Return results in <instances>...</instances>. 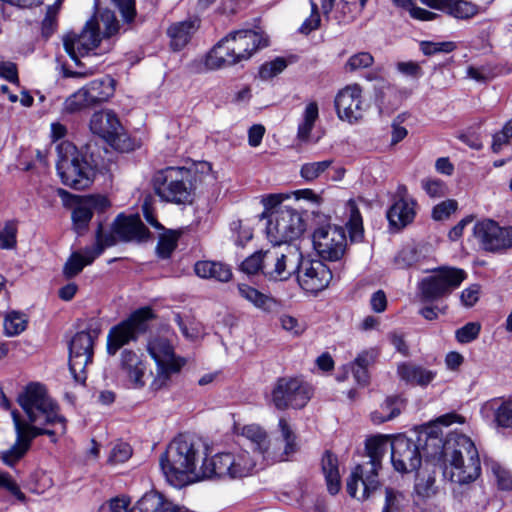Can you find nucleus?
Segmentation results:
<instances>
[{
	"label": "nucleus",
	"instance_id": "1",
	"mask_svg": "<svg viewBox=\"0 0 512 512\" xmlns=\"http://www.w3.org/2000/svg\"><path fill=\"white\" fill-rule=\"evenodd\" d=\"M17 401L23 411V415L12 412L17 439L13 446L1 452V459L8 466L25 455L33 439L47 435L55 443L58 436L67 431V419L43 384L29 383L19 393Z\"/></svg>",
	"mask_w": 512,
	"mask_h": 512
},
{
	"label": "nucleus",
	"instance_id": "2",
	"mask_svg": "<svg viewBox=\"0 0 512 512\" xmlns=\"http://www.w3.org/2000/svg\"><path fill=\"white\" fill-rule=\"evenodd\" d=\"M199 449L194 439L185 434L177 436L160 458V466L167 481L174 487L183 486L208 479L204 461L199 469L196 462Z\"/></svg>",
	"mask_w": 512,
	"mask_h": 512
},
{
	"label": "nucleus",
	"instance_id": "3",
	"mask_svg": "<svg viewBox=\"0 0 512 512\" xmlns=\"http://www.w3.org/2000/svg\"><path fill=\"white\" fill-rule=\"evenodd\" d=\"M444 475L452 482L468 484L481 472L474 442L466 435L451 433L443 443Z\"/></svg>",
	"mask_w": 512,
	"mask_h": 512
},
{
	"label": "nucleus",
	"instance_id": "4",
	"mask_svg": "<svg viewBox=\"0 0 512 512\" xmlns=\"http://www.w3.org/2000/svg\"><path fill=\"white\" fill-rule=\"evenodd\" d=\"M268 45L266 37L253 30H240L222 39L208 53L205 66L219 69L248 60L258 49Z\"/></svg>",
	"mask_w": 512,
	"mask_h": 512
},
{
	"label": "nucleus",
	"instance_id": "5",
	"mask_svg": "<svg viewBox=\"0 0 512 512\" xmlns=\"http://www.w3.org/2000/svg\"><path fill=\"white\" fill-rule=\"evenodd\" d=\"M391 442L392 440L384 435L367 440L366 450L369 461L357 465L347 479V492L351 497L365 500L378 489L380 485L378 470L381 467L382 458L390 449Z\"/></svg>",
	"mask_w": 512,
	"mask_h": 512
},
{
	"label": "nucleus",
	"instance_id": "6",
	"mask_svg": "<svg viewBox=\"0 0 512 512\" xmlns=\"http://www.w3.org/2000/svg\"><path fill=\"white\" fill-rule=\"evenodd\" d=\"M194 174L184 167H167L158 171L153 179L156 194L174 204H190L194 195Z\"/></svg>",
	"mask_w": 512,
	"mask_h": 512
},
{
	"label": "nucleus",
	"instance_id": "7",
	"mask_svg": "<svg viewBox=\"0 0 512 512\" xmlns=\"http://www.w3.org/2000/svg\"><path fill=\"white\" fill-rule=\"evenodd\" d=\"M57 153L56 168L62 183L76 190L89 187L93 181L94 170L76 146L71 142H62L57 146Z\"/></svg>",
	"mask_w": 512,
	"mask_h": 512
},
{
	"label": "nucleus",
	"instance_id": "8",
	"mask_svg": "<svg viewBox=\"0 0 512 512\" xmlns=\"http://www.w3.org/2000/svg\"><path fill=\"white\" fill-rule=\"evenodd\" d=\"M267 219L266 235L273 244L282 245L298 239L306 229L302 214L289 206H279L269 213H262Z\"/></svg>",
	"mask_w": 512,
	"mask_h": 512
},
{
	"label": "nucleus",
	"instance_id": "9",
	"mask_svg": "<svg viewBox=\"0 0 512 512\" xmlns=\"http://www.w3.org/2000/svg\"><path fill=\"white\" fill-rule=\"evenodd\" d=\"M464 269L441 266L423 278L419 284V296L422 302H433L448 297L467 279Z\"/></svg>",
	"mask_w": 512,
	"mask_h": 512
},
{
	"label": "nucleus",
	"instance_id": "10",
	"mask_svg": "<svg viewBox=\"0 0 512 512\" xmlns=\"http://www.w3.org/2000/svg\"><path fill=\"white\" fill-rule=\"evenodd\" d=\"M258 458L246 450L236 453H219L204 459V467L208 478L229 477L242 478L250 475L257 464Z\"/></svg>",
	"mask_w": 512,
	"mask_h": 512
},
{
	"label": "nucleus",
	"instance_id": "11",
	"mask_svg": "<svg viewBox=\"0 0 512 512\" xmlns=\"http://www.w3.org/2000/svg\"><path fill=\"white\" fill-rule=\"evenodd\" d=\"M302 252L292 244H274L266 250L265 277L271 281H286L301 267Z\"/></svg>",
	"mask_w": 512,
	"mask_h": 512
},
{
	"label": "nucleus",
	"instance_id": "12",
	"mask_svg": "<svg viewBox=\"0 0 512 512\" xmlns=\"http://www.w3.org/2000/svg\"><path fill=\"white\" fill-rule=\"evenodd\" d=\"M154 317L149 307H143L133 312L129 318L112 327L107 336V351L110 355L131 341H136L139 335L148 329V321Z\"/></svg>",
	"mask_w": 512,
	"mask_h": 512
},
{
	"label": "nucleus",
	"instance_id": "13",
	"mask_svg": "<svg viewBox=\"0 0 512 512\" xmlns=\"http://www.w3.org/2000/svg\"><path fill=\"white\" fill-rule=\"evenodd\" d=\"M473 235L486 252L505 254L512 250V226H500L492 219H483L474 224Z\"/></svg>",
	"mask_w": 512,
	"mask_h": 512
},
{
	"label": "nucleus",
	"instance_id": "14",
	"mask_svg": "<svg viewBox=\"0 0 512 512\" xmlns=\"http://www.w3.org/2000/svg\"><path fill=\"white\" fill-rule=\"evenodd\" d=\"M311 389L297 378H280L271 392V402L278 410L303 408L310 400Z\"/></svg>",
	"mask_w": 512,
	"mask_h": 512
},
{
	"label": "nucleus",
	"instance_id": "15",
	"mask_svg": "<svg viewBox=\"0 0 512 512\" xmlns=\"http://www.w3.org/2000/svg\"><path fill=\"white\" fill-rule=\"evenodd\" d=\"M97 330L78 332L69 344V369L78 383L86 380L85 368L92 362L94 341L98 337Z\"/></svg>",
	"mask_w": 512,
	"mask_h": 512
},
{
	"label": "nucleus",
	"instance_id": "16",
	"mask_svg": "<svg viewBox=\"0 0 512 512\" xmlns=\"http://www.w3.org/2000/svg\"><path fill=\"white\" fill-rule=\"evenodd\" d=\"M346 235L342 227L327 224L318 227L313 233V246L325 260L338 261L346 250Z\"/></svg>",
	"mask_w": 512,
	"mask_h": 512
},
{
	"label": "nucleus",
	"instance_id": "17",
	"mask_svg": "<svg viewBox=\"0 0 512 512\" xmlns=\"http://www.w3.org/2000/svg\"><path fill=\"white\" fill-rule=\"evenodd\" d=\"M334 102L339 119L351 124L361 120L366 111L362 88L358 84L347 85L341 89Z\"/></svg>",
	"mask_w": 512,
	"mask_h": 512
},
{
	"label": "nucleus",
	"instance_id": "18",
	"mask_svg": "<svg viewBox=\"0 0 512 512\" xmlns=\"http://www.w3.org/2000/svg\"><path fill=\"white\" fill-rule=\"evenodd\" d=\"M331 279L332 272L322 261L305 259L302 256L297 281L303 290L313 294L318 293L328 287Z\"/></svg>",
	"mask_w": 512,
	"mask_h": 512
},
{
	"label": "nucleus",
	"instance_id": "19",
	"mask_svg": "<svg viewBox=\"0 0 512 512\" xmlns=\"http://www.w3.org/2000/svg\"><path fill=\"white\" fill-rule=\"evenodd\" d=\"M391 463L399 473H410L421 465L419 446L411 439L399 435L393 438L391 445Z\"/></svg>",
	"mask_w": 512,
	"mask_h": 512
},
{
	"label": "nucleus",
	"instance_id": "20",
	"mask_svg": "<svg viewBox=\"0 0 512 512\" xmlns=\"http://www.w3.org/2000/svg\"><path fill=\"white\" fill-rule=\"evenodd\" d=\"M102 37L94 27L86 23L79 35H67L64 38V47L69 56L79 64L78 57L88 54L98 47Z\"/></svg>",
	"mask_w": 512,
	"mask_h": 512
},
{
	"label": "nucleus",
	"instance_id": "21",
	"mask_svg": "<svg viewBox=\"0 0 512 512\" xmlns=\"http://www.w3.org/2000/svg\"><path fill=\"white\" fill-rule=\"evenodd\" d=\"M147 370V363L142 359V356L131 350L122 352L120 371L129 387L133 389L143 388L146 383Z\"/></svg>",
	"mask_w": 512,
	"mask_h": 512
},
{
	"label": "nucleus",
	"instance_id": "22",
	"mask_svg": "<svg viewBox=\"0 0 512 512\" xmlns=\"http://www.w3.org/2000/svg\"><path fill=\"white\" fill-rule=\"evenodd\" d=\"M109 205L106 197L90 195L82 198L72 211L73 225L77 233H82L88 226L94 210H104Z\"/></svg>",
	"mask_w": 512,
	"mask_h": 512
},
{
	"label": "nucleus",
	"instance_id": "23",
	"mask_svg": "<svg viewBox=\"0 0 512 512\" xmlns=\"http://www.w3.org/2000/svg\"><path fill=\"white\" fill-rule=\"evenodd\" d=\"M421 2L458 20H469L480 13V7L467 0H421Z\"/></svg>",
	"mask_w": 512,
	"mask_h": 512
},
{
	"label": "nucleus",
	"instance_id": "24",
	"mask_svg": "<svg viewBox=\"0 0 512 512\" xmlns=\"http://www.w3.org/2000/svg\"><path fill=\"white\" fill-rule=\"evenodd\" d=\"M92 133L113 141L123 130L117 115L111 110H102L93 113L90 119Z\"/></svg>",
	"mask_w": 512,
	"mask_h": 512
},
{
	"label": "nucleus",
	"instance_id": "25",
	"mask_svg": "<svg viewBox=\"0 0 512 512\" xmlns=\"http://www.w3.org/2000/svg\"><path fill=\"white\" fill-rule=\"evenodd\" d=\"M201 19L197 16L171 24L167 30L173 50L183 49L199 30Z\"/></svg>",
	"mask_w": 512,
	"mask_h": 512
},
{
	"label": "nucleus",
	"instance_id": "26",
	"mask_svg": "<svg viewBox=\"0 0 512 512\" xmlns=\"http://www.w3.org/2000/svg\"><path fill=\"white\" fill-rule=\"evenodd\" d=\"M113 232L124 241H140L146 239L149 234L138 215H119L113 223Z\"/></svg>",
	"mask_w": 512,
	"mask_h": 512
},
{
	"label": "nucleus",
	"instance_id": "27",
	"mask_svg": "<svg viewBox=\"0 0 512 512\" xmlns=\"http://www.w3.org/2000/svg\"><path fill=\"white\" fill-rule=\"evenodd\" d=\"M416 215V201L413 198L394 199L387 211V218L392 227L404 228L410 224Z\"/></svg>",
	"mask_w": 512,
	"mask_h": 512
},
{
	"label": "nucleus",
	"instance_id": "28",
	"mask_svg": "<svg viewBox=\"0 0 512 512\" xmlns=\"http://www.w3.org/2000/svg\"><path fill=\"white\" fill-rule=\"evenodd\" d=\"M128 512H179V508L156 491L144 494Z\"/></svg>",
	"mask_w": 512,
	"mask_h": 512
},
{
	"label": "nucleus",
	"instance_id": "29",
	"mask_svg": "<svg viewBox=\"0 0 512 512\" xmlns=\"http://www.w3.org/2000/svg\"><path fill=\"white\" fill-rule=\"evenodd\" d=\"M94 6L98 12L89 20V27H94L102 38H109L118 33L119 21L115 13L109 9H99V0H95Z\"/></svg>",
	"mask_w": 512,
	"mask_h": 512
},
{
	"label": "nucleus",
	"instance_id": "30",
	"mask_svg": "<svg viewBox=\"0 0 512 512\" xmlns=\"http://www.w3.org/2000/svg\"><path fill=\"white\" fill-rule=\"evenodd\" d=\"M93 106L106 102L115 92V80L110 76L95 79L83 86Z\"/></svg>",
	"mask_w": 512,
	"mask_h": 512
},
{
	"label": "nucleus",
	"instance_id": "31",
	"mask_svg": "<svg viewBox=\"0 0 512 512\" xmlns=\"http://www.w3.org/2000/svg\"><path fill=\"white\" fill-rule=\"evenodd\" d=\"M237 290L243 299L264 312H273L278 307V303L273 297L260 292L248 284H238Z\"/></svg>",
	"mask_w": 512,
	"mask_h": 512
},
{
	"label": "nucleus",
	"instance_id": "32",
	"mask_svg": "<svg viewBox=\"0 0 512 512\" xmlns=\"http://www.w3.org/2000/svg\"><path fill=\"white\" fill-rule=\"evenodd\" d=\"M101 255V248L90 250L89 247L82 252H73L66 261L63 274L66 278H72L78 275L85 266L90 265L98 256Z\"/></svg>",
	"mask_w": 512,
	"mask_h": 512
},
{
	"label": "nucleus",
	"instance_id": "33",
	"mask_svg": "<svg viewBox=\"0 0 512 512\" xmlns=\"http://www.w3.org/2000/svg\"><path fill=\"white\" fill-rule=\"evenodd\" d=\"M319 119V105L316 101H307L297 127V138L304 143L310 140L311 132Z\"/></svg>",
	"mask_w": 512,
	"mask_h": 512
},
{
	"label": "nucleus",
	"instance_id": "34",
	"mask_svg": "<svg viewBox=\"0 0 512 512\" xmlns=\"http://www.w3.org/2000/svg\"><path fill=\"white\" fill-rule=\"evenodd\" d=\"M195 274L203 279H214L220 282H228L232 277L229 266L215 261H198L194 265Z\"/></svg>",
	"mask_w": 512,
	"mask_h": 512
},
{
	"label": "nucleus",
	"instance_id": "35",
	"mask_svg": "<svg viewBox=\"0 0 512 512\" xmlns=\"http://www.w3.org/2000/svg\"><path fill=\"white\" fill-rule=\"evenodd\" d=\"M148 352L157 365L183 363L182 360L175 357L172 345L165 338L157 337L149 341Z\"/></svg>",
	"mask_w": 512,
	"mask_h": 512
},
{
	"label": "nucleus",
	"instance_id": "36",
	"mask_svg": "<svg viewBox=\"0 0 512 512\" xmlns=\"http://www.w3.org/2000/svg\"><path fill=\"white\" fill-rule=\"evenodd\" d=\"M397 372L402 380L420 386L428 385L435 378L433 371L412 363L400 364Z\"/></svg>",
	"mask_w": 512,
	"mask_h": 512
},
{
	"label": "nucleus",
	"instance_id": "37",
	"mask_svg": "<svg viewBox=\"0 0 512 512\" xmlns=\"http://www.w3.org/2000/svg\"><path fill=\"white\" fill-rule=\"evenodd\" d=\"M321 467L329 493L332 495L337 494L341 488V478L337 457L329 451L325 452L322 457Z\"/></svg>",
	"mask_w": 512,
	"mask_h": 512
},
{
	"label": "nucleus",
	"instance_id": "38",
	"mask_svg": "<svg viewBox=\"0 0 512 512\" xmlns=\"http://www.w3.org/2000/svg\"><path fill=\"white\" fill-rule=\"evenodd\" d=\"M92 108H94V106L90 101L86 90L81 87L64 100L61 112L64 115H74Z\"/></svg>",
	"mask_w": 512,
	"mask_h": 512
},
{
	"label": "nucleus",
	"instance_id": "39",
	"mask_svg": "<svg viewBox=\"0 0 512 512\" xmlns=\"http://www.w3.org/2000/svg\"><path fill=\"white\" fill-rule=\"evenodd\" d=\"M184 363H172L170 365H157L156 374L150 383L149 389L158 392L166 389L171 383V377L180 371Z\"/></svg>",
	"mask_w": 512,
	"mask_h": 512
},
{
	"label": "nucleus",
	"instance_id": "40",
	"mask_svg": "<svg viewBox=\"0 0 512 512\" xmlns=\"http://www.w3.org/2000/svg\"><path fill=\"white\" fill-rule=\"evenodd\" d=\"M241 435L250 441L253 449L258 454H264L268 449V438L266 432L256 424L246 425L242 428Z\"/></svg>",
	"mask_w": 512,
	"mask_h": 512
},
{
	"label": "nucleus",
	"instance_id": "41",
	"mask_svg": "<svg viewBox=\"0 0 512 512\" xmlns=\"http://www.w3.org/2000/svg\"><path fill=\"white\" fill-rule=\"evenodd\" d=\"M488 407L493 411L498 426L512 428V400H492Z\"/></svg>",
	"mask_w": 512,
	"mask_h": 512
},
{
	"label": "nucleus",
	"instance_id": "42",
	"mask_svg": "<svg viewBox=\"0 0 512 512\" xmlns=\"http://www.w3.org/2000/svg\"><path fill=\"white\" fill-rule=\"evenodd\" d=\"M347 210L349 212L347 227L349 230L350 239L352 242L361 241L364 235L363 221L355 201H348Z\"/></svg>",
	"mask_w": 512,
	"mask_h": 512
},
{
	"label": "nucleus",
	"instance_id": "43",
	"mask_svg": "<svg viewBox=\"0 0 512 512\" xmlns=\"http://www.w3.org/2000/svg\"><path fill=\"white\" fill-rule=\"evenodd\" d=\"M27 317L25 314L12 311L4 319V331L7 336H16L22 333L27 327Z\"/></svg>",
	"mask_w": 512,
	"mask_h": 512
},
{
	"label": "nucleus",
	"instance_id": "44",
	"mask_svg": "<svg viewBox=\"0 0 512 512\" xmlns=\"http://www.w3.org/2000/svg\"><path fill=\"white\" fill-rule=\"evenodd\" d=\"M266 266V250L258 251L247 257L241 264V270L248 274L254 275L261 272L265 276Z\"/></svg>",
	"mask_w": 512,
	"mask_h": 512
},
{
	"label": "nucleus",
	"instance_id": "45",
	"mask_svg": "<svg viewBox=\"0 0 512 512\" xmlns=\"http://www.w3.org/2000/svg\"><path fill=\"white\" fill-rule=\"evenodd\" d=\"M333 160H323L318 162H308L301 166L300 175L308 181H314L320 177L328 168L331 167Z\"/></svg>",
	"mask_w": 512,
	"mask_h": 512
},
{
	"label": "nucleus",
	"instance_id": "46",
	"mask_svg": "<svg viewBox=\"0 0 512 512\" xmlns=\"http://www.w3.org/2000/svg\"><path fill=\"white\" fill-rule=\"evenodd\" d=\"M278 426L281 432V437L285 442L284 455L286 457L283 458V460H287L297 451L296 436L285 418H280Z\"/></svg>",
	"mask_w": 512,
	"mask_h": 512
},
{
	"label": "nucleus",
	"instance_id": "47",
	"mask_svg": "<svg viewBox=\"0 0 512 512\" xmlns=\"http://www.w3.org/2000/svg\"><path fill=\"white\" fill-rule=\"evenodd\" d=\"M407 502L402 492L393 488L385 489V505L382 512H399Z\"/></svg>",
	"mask_w": 512,
	"mask_h": 512
},
{
	"label": "nucleus",
	"instance_id": "48",
	"mask_svg": "<svg viewBox=\"0 0 512 512\" xmlns=\"http://www.w3.org/2000/svg\"><path fill=\"white\" fill-rule=\"evenodd\" d=\"M177 241L178 234L174 231L161 235L156 248L158 256L163 259L169 258L177 246Z\"/></svg>",
	"mask_w": 512,
	"mask_h": 512
},
{
	"label": "nucleus",
	"instance_id": "49",
	"mask_svg": "<svg viewBox=\"0 0 512 512\" xmlns=\"http://www.w3.org/2000/svg\"><path fill=\"white\" fill-rule=\"evenodd\" d=\"M132 456V448L128 443L118 442L112 447L109 456L108 463L111 465H117L126 462Z\"/></svg>",
	"mask_w": 512,
	"mask_h": 512
},
{
	"label": "nucleus",
	"instance_id": "50",
	"mask_svg": "<svg viewBox=\"0 0 512 512\" xmlns=\"http://www.w3.org/2000/svg\"><path fill=\"white\" fill-rule=\"evenodd\" d=\"M480 330L481 325L478 322H469L456 330L455 337L461 344L470 343L479 336Z\"/></svg>",
	"mask_w": 512,
	"mask_h": 512
},
{
	"label": "nucleus",
	"instance_id": "51",
	"mask_svg": "<svg viewBox=\"0 0 512 512\" xmlns=\"http://www.w3.org/2000/svg\"><path fill=\"white\" fill-rule=\"evenodd\" d=\"M17 225L15 222H7L2 230H0V248L14 249L17 244Z\"/></svg>",
	"mask_w": 512,
	"mask_h": 512
},
{
	"label": "nucleus",
	"instance_id": "52",
	"mask_svg": "<svg viewBox=\"0 0 512 512\" xmlns=\"http://www.w3.org/2000/svg\"><path fill=\"white\" fill-rule=\"evenodd\" d=\"M130 505V499L125 496H116L103 503L97 512H128Z\"/></svg>",
	"mask_w": 512,
	"mask_h": 512
},
{
	"label": "nucleus",
	"instance_id": "53",
	"mask_svg": "<svg viewBox=\"0 0 512 512\" xmlns=\"http://www.w3.org/2000/svg\"><path fill=\"white\" fill-rule=\"evenodd\" d=\"M373 62L374 58L369 52H359L348 59L345 68L349 71H356L370 67Z\"/></svg>",
	"mask_w": 512,
	"mask_h": 512
},
{
	"label": "nucleus",
	"instance_id": "54",
	"mask_svg": "<svg viewBox=\"0 0 512 512\" xmlns=\"http://www.w3.org/2000/svg\"><path fill=\"white\" fill-rule=\"evenodd\" d=\"M287 64L282 58H276L275 60L265 63L260 67L259 75L262 79L267 80L281 73Z\"/></svg>",
	"mask_w": 512,
	"mask_h": 512
},
{
	"label": "nucleus",
	"instance_id": "55",
	"mask_svg": "<svg viewBox=\"0 0 512 512\" xmlns=\"http://www.w3.org/2000/svg\"><path fill=\"white\" fill-rule=\"evenodd\" d=\"M491 471L497 479L499 488L503 490H512V472L506 470L501 465L493 463Z\"/></svg>",
	"mask_w": 512,
	"mask_h": 512
},
{
	"label": "nucleus",
	"instance_id": "56",
	"mask_svg": "<svg viewBox=\"0 0 512 512\" xmlns=\"http://www.w3.org/2000/svg\"><path fill=\"white\" fill-rule=\"evenodd\" d=\"M310 4L311 14L300 27V32L303 34H309L310 32L318 29L321 24V17L318 11L317 4L313 0H310Z\"/></svg>",
	"mask_w": 512,
	"mask_h": 512
},
{
	"label": "nucleus",
	"instance_id": "57",
	"mask_svg": "<svg viewBox=\"0 0 512 512\" xmlns=\"http://www.w3.org/2000/svg\"><path fill=\"white\" fill-rule=\"evenodd\" d=\"M480 292L481 286L479 284H471L461 292V304L466 308L473 307L480 298Z\"/></svg>",
	"mask_w": 512,
	"mask_h": 512
},
{
	"label": "nucleus",
	"instance_id": "58",
	"mask_svg": "<svg viewBox=\"0 0 512 512\" xmlns=\"http://www.w3.org/2000/svg\"><path fill=\"white\" fill-rule=\"evenodd\" d=\"M422 188L432 198H440L446 195L445 184L438 179H425L422 181Z\"/></svg>",
	"mask_w": 512,
	"mask_h": 512
},
{
	"label": "nucleus",
	"instance_id": "59",
	"mask_svg": "<svg viewBox=\"0 0 512 512\" xmlns=\"http://www.w3.org/2000/svg\"><path fill=\"white\" fill-rule=\"evenodd\" d=\"M232 231L236 234L235 242L239 246H244L249 240L252 239V229L244 225L242 221H235L231 224Z\"/></svg>",
	"mask_w": 512,
	"mask_h": 512
},
{
	"label": "nucleus",
	"instance_id": "60",
	"mask_svg": "<svg viewBox=\"0 0 512 512\" xmlns=\"http://www.w3.org/2000/svg\"><path fill=\"white\" fill-rule=\"evenodd\" d=\"M348 368L351 370L355 381L359 385L366 386L369 383L370 376H369L368 370L364 367L356 365V363H354V362H351L349 365L344 367L345 375L342 377L339 376L337 378L339 381H342L346 378V373H347Z\"/></svg>",
	"mask_w": 512,
	"mask_h": 512
},
{
	"label": "nucleus",
	"instance_id": "61",
	"mask_svg": "<svg viewBox=\"0 0 512 512\" xmlns=\"http://www.w3.org/2000/svg\"><path fill=\"white\" fill-rule=\"evenodd\" d=\"M457 209V202L454 200H446L436 205L433 209L432 216L435 220L447 219Z\"/></svg>",
	"mask_w": 512,
	"mask_h": 512
},
{
	"label": "nucleus",
	"instance_id": "62",
	"mask_svg": "<svg viewBox=\"0 0 512 512\" xmlns=\"http://www.w3.org/2000/svg\"><path fill=\"white\" fill-rule=\"evenodd\" d=\"M279 323L285 331L294 336L300 335L305 329L304 325L299 323L295 317L287 314H283L279 317Z\"/></svg>",
	"mask_w": 512,
	"mask_h": 512
},
{
	"label": "nucleus",
	"instance_id": "63",
	"mask_svg": "<svg viewBox=\"0 0 512 512\" xmlns=\"http://www.w3.org/2000/svg\"><path fill=\"white\" fill-rule=\"evenodd\" d=\"M456 48L453 42H423L422 51L425 55H432L437 52L449 53Z\"/></svg>",
	"mask_w": 512,
	"mask_h": 512
},
{
	"label": "nucleus",
	"instance_id": "64",
	"mask_svg": "<svg viewBox=\"0 0 512 512\" xmlns=\"http://www.w3.org/2000/svg\"><path fill=\"white\" fill-rule=\"evenodd\" d=\"M0 487L7 489L12 495L18 500L24 501L25 495L21 492L18 484L12 479V477L6 473L0 471Z\"/></svg>",
	"mask_w": 512,
	"mask_h": 512
}]
</instances>
